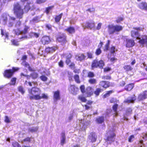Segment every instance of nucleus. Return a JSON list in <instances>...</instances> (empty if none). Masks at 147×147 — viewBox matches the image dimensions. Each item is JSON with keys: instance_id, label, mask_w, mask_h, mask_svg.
Segmentation results:
<instances>
[{"instance_id": "8fccbe9b", "label": "nucleus", "mask_w": 147, "mask_h": 147, "mask_svg": "<svg viewBox=\"0 0 147 147\" xmlns=\"http://www.w3.org/2000/svg\"><path fill=\"white\" fill-rule=\"evenodd\" d=\"M101 52V51L100 49L99 48L96 50L95 53L97 55H100Z\"/></svg>"}, {"instance_id": "774afa93", "label": "nucleus", "mask_w": 147, "mask_h": 147, "mask_svg": "<svg viewBox=\"0 0 147 147\" xmlns=\"http://www.w3.org/2000/svg\"><path fill=\"white\" fill-rule=\"evenodd\" d=\"M131 111L132 110L131 109L129 108L127 109L126 112L128 114H130L131 113Z\"/></svg>"}, {"instance_id": "6e6d98bb", "label": "nucleus", "mask_w": 147, "mask_h": 147, "mask_svg": "<svg viewBox=\"0 0 147 147\" xmlns=\"http://www.w3.org/2000/svg\"><path fill=\"white\" fill-rule=\"evenodd\" d=\"M115 51V49L114 47H112L110 50V51L112 53H114Z\"/></svg>"}, {"instance_id": "0eeeda50", "label": "nucleus", "mask_w": 147, "mask_h": 147, "mask_svg": "<svg viewBox=\"0 0 147 147\" xmlns=\"http://www.w3.org/2000/svg\"><path fill=\"white\" fill-rule=\"evenodd\" d=\"M19 69V68L18 67H13L12 69L6 70L4 73V76L7 78H10L12 76L15 71L18 70Z\"/></svg>"}, {"instance_id": "de8ad7c7", "label": "nucleus", "mask_w": 147, "mask_h": 147, "mask_svg": "<svg viewBox=\"0 0 147 147\" xmlns=\"http://www.w3.org/2000/svg\"><path fill=\"white\" fill-rule=\"evenodd\" d=\"M80 89L81 92L84 94L85 93V87L84 85H82L80 87Z\"/></svg>"}, {"instance_id": "b1692460", "label": "nucleus", "mask_w": 147, "mask_h": 147, "mask_svg": "<svg viewBox=\"0 0 147 147\" xmlns=\"http://www.w3.org/2000/svg\"><path fill=\"white\" fill-rule=\"evenodd\" d=\"M136 98L135 95H134L131 98H128L125 100V102L129 103H133Z\"/></svg>"}, {"instance_id": "f8f14e48", "label": "nucleus", "mask_w": 147, "mask_h": 147, "mask_svg": "<svg viewBox=\"0 0 147 147\" xmlns=\"http://www.w3.org/2000/svg\"><path fill=\"white\" fill-rule=\"evenodd\" d=\"M21 76H23L26 77L27 79H29L30 77H31L32 79H35L38 77V74L35 72H33L30 74V76L24 74L23 73H22L21 74Z\"/></svg>"}, {"instance_id": "c03bdc74", "label": "nucleus", "mask_w": 147, "mask_h": 147, "mask_svg": "<svg viewBox=\"0 0 147 147\" xmlns=\"http://www.w3.org/2000/svg\"><path fill=\"white\" fill-rule=\"evenodd\" d=\"M12 145L14 147H21L20 145L17 142H13Z\"/></svg>"}, {"instance_id": "c756f323", "label": "nucleus", "mask_w": 147, "mask_h": 147, "mask_svg": "<svg viewBox=\"0 0 147 147\" xmlns=\"http://www.w3.org/2000/svg\"><path fill=\"white\" fill-rule=\"evenodd\" d=\"M96 121L97 123H101L103 122L104 121V118L103 117H99L96 119Z\"/></svg>"}, {"instance_id": "4d7b16f0", "label": "nucleus", "mask_w": 147, "mask_h": 147, "mask_svg": "<svg viewBox=\"0 0 147 147\" xmlns=\"http://www.w3.org/2000/svg\"><path fill=\"white\" fill-rule=\"evenodd\" d=\"M52 8V7H48L46 9V12L47 14H48L49 12Z\"/></svg>"}, {"instance_id": "58836bf2", "label": "nucleus", "mask_w": 147, "mask_h": 147, "mask_svg": "<svg viewBox=\"0 0 147 147\" xmlns=\"http://www.w3.org/2000/svg\"><path fill=\"white\" fill-rule=\"evenodd\" d=\"M101 90H102L101 89L98 88L96 89V90L94 92V93L96 96H98Z\"/></svg>"}, {"instance_id": "ddd939ff", "label": "nucleus", "mask_w": 147, "mask_h": 147, "mask_svg": "<svg viewBox=\"0 0 147 147\" xmlns=\"http://www.w3.org/2000/svg\"><path fill=\"white\" fill-rule=\"evenodd\" d=\"M126 46L127 47H133L135 44L134 40L131 39H127L126 41Z\"/></svg>"}, {"instance_id": "5fc2aeb1", "label": "nucleus", "mask_w": 147, "mask_h": 147, "mask_svg": "<svg viewBox=\"0 0 147 147\" xmlns=\"http://www.w3.org/2000/svg\"><path fill=\"white\" fill-rule=\"evenodd\" d=\"M94 76V73L91 72H89L88 73V76L89 77H92Z\"/></svg>"}, {"instance_id": "4c0bfd02", "label": "nucleus", "mask_w": 147, "mask_h": 147, "mask_svg": "<svg viewBox=\"0 0 147 147\" xmlns=\"http://www.w3.org/2000/svg\"><path fill=\"white\" fill-rule=\"evenodd\" d=\"M30 138L28 137L23 140H22L21 141V143L22 144H23L25 142H30Z\"/></svg>"}, {"instance_id": "f03ea898", "label": "nucleus", "mask_w": 147, "mask_h": 147, "mask_svg": "<svg viewBox=\"0 0 147 147\" xmlns=\"http://www.w3.org/2000/svg\"><path fill=\"white\" fill-rule=\"evenodd\" d=\"M2 19L4 24H7L8 27H11L13 25L15 18L13 17L9 16L7 14H3L2 16Z\"/></svg>"}, {"instance_id": "6ab92c4d", "label": "nucleus", "mask_w": 147, "mask_h": 147, "mask_svg": "<svg viewBox=\"0 0 147 147\" xmlns=\"http://www.w3.org/2000/svg\"><path fill=\"white\" fill-rule=\"evenodd\" d=\"M138 7L142 9L146 10L147 9V4L145 2H142L139 4Z\"/></svg>"}, {"instance_id": "6e6552de", "label": "nucleus", "mask_w": 147, "mask_h": 147, "mask_svg": "<svg viewBox=\"0 0 147 147\" xmlns=\"http://www.w3.org/2000/svg\"><path fill=\"white\" fill-rule=\"evenodd\" d=\"M108 136L107 138V143H111L113 142L115 140V135L113 131H110L107 133Z\"/></svg>"}, {"instance_id": "2f4dec72", "label": "nucleus", "mask_w": 147, "mask_h": 147, "mask_svg": "<svg viewBox=\"0 0 147 147\" xmlns=\"http://www.w3.org/2000/svg\"><path fill=\"white\" fill-rule=\"evenodd\" d=\"M62 16V13H61L58 16H57L55 18V20L56 22H58L60 20Z\"/></svg>"}, {"instance_id": "dca6fc26", "label": "nucleus", "mask_w": 147, "mask_h": 147, "mask_svg": "<svg viewBox=\"0 0 147 147\" xmlns=\"http://www.w3.org/2000/svg\"><path fill=\"white\" fill-rule=\"evenodd\" d=\"M53 98L55 101L60 99V92L59 90H57L54 92Z\"/></svg>"}, {"instance_id": "79ce46f5", "label": "nucleus", "mask_w": 147, "mask_h": 147, "mask_svg": "<svg viewBox=\"0 0 147 147\" xmlns=\"http://www.w3.org/2000/svg\"><path fill=\"white\" fill-rule=\"evenodd\" d=\"M78 99L84 102H86V99L84 97L81 95L79 96Z\"/></svg>"}, {"instance_id": "13d9d810", "label": "nucleus", "mask_w": 147, "mask_h": 147, "mask_svg": "<svg viewBox=\"0 0 147 147\" xmlns=\"http://www.w3.org/2000/svg\"><path fill=\"white\" fill-rule=\"evenodd\" d=\"M58 64L60 67H63V62L62 61H60L59 62Z\"/></svg>"}, {"instance_id": "0e129e2a", "label": "nucleus", "mask_w": 147, "mask_h": 147, "mask_svg": "<svg viewBox=\"0 0 147 147\" xmlns=\"http://www.w3.org/2000/svg\"><path fill=\"white\" fill-rule=\"evenodd\" d=\"M70 62V59L68 58H66V63L67 65H68L69 63Z\"/></svg>"}, {"instance_id": "37998d69", "label": "nucleus", "mask_w": 147, "mask_h": 147, "mask_svg": "<svg viewBox=\"0 0 147 147\" xmlns=\"http://www.w3.org/2000/svg\"><path fill=\"white\" fill-rule=\"evenodd\" d=\"M27 83H28V84H29V85L31 86H32V84H34V86L37 85V83L36 82H33L31 83L30 82H27V81H26L25 83L26 84H27Z\"/></svg>"}, {"instance_id": "4be33fe9", "label": "nucleus", "mask_w": 147, "mask_h": 147, "mask_svg": "<svg viewBox=\"0 0 147 147\" xmlns=\"http://www.w3.org/2000/svg\"><path fill=\"white\" fill-rule=\"evenodd\" d=\"M99 85L105 88H107L109 87V84L108 82L103 81H102L100 82Z\"/></svg>"}, {"instance_id": "f3484780", "label": "nucleus", "mask_w": 147, "mask_h": 147, "mask_svg": "<svg viewBox=\"0 0 147 147\" xmlns=\"http://www.w3.org/2000/svg\"><path fill=\"white\" fill-rule=\"evenodd\" d=\"M88 138L91 142H93L96 141L97 137L95 133H91L89 136Z\"/></svg>"}, {"instance_id": "f257e3e1", "label": "nucleus", "mask_w": 147, "mask_h": 147, "mask_svg": "<svg viewBox=\"0 0 147 147\" xmlns=\"http://www.w3.org/2000/svg\"><path fill=\"white\" fill-rule=\"evenodd\" d=\"M28 92L30 94L29 98L30 100H37L42 98L47 99L48 98V95L46 94L43 93L41 96V91L38 88L34 87L31 89H29Z\"/></svg>"}, {"instance_id": "09e8293b", "label": "nucleus", "mask_w": 147, "mask_h": 147, "mask_svg": "<svg viewBox=\"0 0 147 147\" xmlns=\"http://www.w3.org/2000/svg\"><path fill=\"white\" fill-rule=\"evenodd\" d=\"M18 90L19 92H21L22 94H23L24 93V90L23 87L20 86L18 88Z\"/></svg>"}, {"instance_id": "3c124183", "label": "nucleus", "mask_w": 147, "mask_h": 147, "mask_svg": "<svg viewBox=\"0 0 147 147\" xmlns=\"http://www.w3.org/2000/svg\"><path fill=\"white\" fill-rule=\"evenodd\" d=\"M11 42L12 44L14 45L18 46L19 45L18 42L15 40H11Z\"/></svg>"}, {"instance_id": "a18cd8bd", "label": "nucleus", "mask_w": 147, "mask_h": 147, "mask_svg": "<svg viewBox=\"0 0 147 147\" xmlns=\"http://www.w3.org/2000/svg\"><path fill=\"white\" fill-rule=\"evenodd\" d=\"M138 143L137 147H144V145L143 144V140H141Z\"/></svg>"}, {"instance_id": "052dcab7", "label": "nucleus", "mask_w": 147, "mask_h": 147, "mask_svg": "<svg viewBox=\"0 0 147 147\" xmlns=\"http://www.w3.org/2000/svg\"><path fill=\"white\" fill-rule=\"evenodd\" d=\"M102 79L103 80H109L111 79V77L109 76H103L102 77Z\"/></svg>"}, {"instance_id": "2eb2a0df", "label": "nucleus", "mask_w": 147, "mask_h": 147, "mask_svg": "<svg viewBox=\"0 0 147 147\" xmlns=\"http://www.w3.org/2000/svg\"><path fill=\"white\" fill-rule=\"evenodd\" d=\"M41 41L43 44H47L49 43L51 40L49 37L47 36H44L42 37Z\"/></svg>"}, {"instance_id": "412c9836", "label": "nucleus", "mask_w": 147, "mask_h": 147, "mask_svg": "<svg viewBox=\"0 0 147 147\" xmlns=\"http://www.w3.org/2000/svg\"><path fill=\"white\" fill-rule=\"evenodd\" d=\"M57 47L56 46H53L51 47H48L46 49V51L48 53H52L54 52L57 49Z\"/></svg>"}, {"instance_id": "72a5a7b5", "label": "nucleus", "mask_w": 147, "mask_h": 147, "mask_svg": "<svg viewBox=\"0 0 147 147\" xmlns=\"http://www.w3.org/2000/svg\"><path fill=\"white\" fill-rule=\"evenodd\" d=\"M123 68L126 71H131L133 69V68L129 65H125L124 67Z\"/></svg>"}, {"instance_id": "7c9ffc66", "label": "nucleus", "mask_w": 147, "mask_h": 147, "mask_svg": "<svg viewBox=\"0 0 147 147\" xmlns=\"http://www.w3.org/2000/svg\"><path fill=\"white\" fill-rule=\"evenodd\" d=\"M118 107V105L117 104H115L114 105L113 107V109L115 112L114 114V116H116L117 115V109Z\"/></svg>"}, {"instance_id": "39448f33", "label": "nucleus", "mask_w": 147, "mask_h": 147, "mask_svg": "<svg viewBox=\"0 0 147 147\" xmlns=\"http://www.w3.org/2000/svg\"><path fill=\"white\" fill-rule=\"evenodd\" d=\"M13 10L14 13L18 18H22L23 13V11L18 3H17L15 4Z\"/></svg>"}, {"instance_id": "9d476101", "label": "nucleus", "mask_w": 147, "mask_h": 147, "mask_svg": "<svg viewBox=\"0 0 147 147\" xmlns=\"http://www.w3.org/2000/svg\"><path fill=\"white\" fill-rule=\"evenodd\" d=\"M82 26L84 28H88L91 29L94 26V22L92 21L90 22H86L83 24Z\"/></svg>"}, {"instance_id": "ea45409f", "label": "nucleus", "mask_w": 147, "mask_h": 147, "mask_svg": "<svg viewBox=\"0 0 147 147\" xmlns=\"http://www.w3.org/2000/svg\"><path fill=\"white\" fill-rule=\"evenodd\" d=\"M1 34L2 36H4L6 38L8 39L9 34L8 33L5 32L3 30H1Z\"/></svg>"}, {"instance_id": "473e14b6", "label": "nucleus", "mask_w": 147, "mask_h": 147, "mask_svg": "<svg viewBox=\"0 0 147 147\" xmlns=\"http://www.w3.org/2000/svg\"><path fill=\"white\" fill-rule=\"evenodd\" d=\"M38 129L37 127H32L29 129L28 131L31 132H34L36 131Z\"/></svg>"}, {"instance_id": "680f3d73", "label": "nucleus", "mask_w": 147, "mask_h": 147, "mask_svg": "<svg viewBox=\"0 0 147 147\" xmlns=\"http://www.w3.org/2000/svg\"><path fill=\"white\" fill-rule=\"evenodd\" d=\"M109 43H107V44L105 45V48L104 49V50L105 51H107V50L108 49V48H109Z\"/></svg>"}, {"instance_id": "c85d7f7f", "label": "nucleus", "mask_w": 147, "mask_h": 147, "mask_svg": "<svg viewBox=\"0 0 147 147\" xmlns=\"http://www.w3.org/2000/svg\"><path fill=\"white\" fill-rule=\"evenodd\" d=\"M32 5V4L31 2L29 3L27 2V4L25 6L24 9L26 12L28 11L30 9L31 5Z\"/></svg>"}, {"instance_id": "a211bd4d", "label": "nucleus", "mask_w": 147, "mask_h": 147, "mask_svg": "<svg viewBox=\"0 0 147 147\" xmlns=\"http://www.w3.org/2000/svg\"><path fill=\"white\" fill-rule=\"evenodd\" d=\"M29 28L28 26H25L24 30L23 31H21L19 29L17 30L18 32H17L16 30L15 31V32L16 35H19L20 34H25L26 33Z\"/></svg>"}, {"instance_id": "e2e57ef3", "label": "nucleus", "mask_w": 147, "mask_h": 147, "mask_svg": "<svg viewBox=\"0 0 147 147\" xmlns=\"http://www.w3.org/2000/svg\"><path fill=\"white\" fill-rule=\"evenodd\" d=\"M45 1L46 0H37V2L38 3H41L45 2Z\"/></svg>"}, {"instance_id": "49530a36", "label": "nucleus", "mask_w": 147, "mask_h": 147, "mask_svg": "<svg viewBox=\"0 0 147 147\" xmlns=\"http://www.w3.org/2000/svg\"><path fill=\"white\" fill-rule=\"evenodd\" d=\"M40 79L43 81H46L47 80V78L44 75H42L40 77Z\"/></svg>"}, {"instance_id": "cd10ccee", "label": "nucleus", "mask_w": 147, "mask_h": 147, "mask_svg": "<svg viewBox=\"0 0 147 147\" xmlns=\"http://www.w3.org/2000/svg\"><path fill=\"white\" fill-rule=\"evenodd\" d=\"M66 30L69 33L72 34L75 32V29L73 27H70L66 29Z\"/></svg>"}, {"instance_id": "1a4fd4ad", "label": "nucleus", "mask_w": 147, "mask_h": 147, "mask_svg": "<svg viewBox=\"0 0 147 147\" xmlns=\"http://www.w3.org/2000/svg\"><path fill=\"white\" fill-rule=\"evenodd\" d=\"M84 95L87 97L90 96L93 93V89L91 87H88L86 89Z\"/></svg>"}, {"instance_id": "603ef678", "label": "nucleus", "mask_w": 147, "mask_h": 147, "mask_svg": "<svg viewBox=\"0 0 147 147\" xmlns=\"http://www.w3.org/2000/svg\"><path fill=\"white\" fill-rule=\"evenodd\" d=\"M123 20V18L121 17H119L116 20V23H119L121 21H122Z\"/></svg>"}, {"instance_id": "bb28decb", "label": "nucleus", "mask_w": 147, "mask_h": 147, "mask_svg": "<svg viewBox=\"0 0 147 147\" xmlns=\"http://www.w3.org/2000/svg\"><path fill=\"white\" fill-rule=\"evenodd\" d=\"M134 84H130L125 86V89L127 91L131 90L133 88Z\"/></svg>"}, {"instance_id": "bf43d9fd", "label": "nucleus", "mask_w": 147, "mask_h": 147, "mask_svg": "<svg viewBox=\"0 0 147 147\" xmlns=\"http://www.w3.org/2000/svg\"><path fill=\"white\" fill-rule=\"evenodd\" d=\"M134 136H131L129 138V142H131L132 141L134 140Z\"/></svg>"}, {"instance_id": "9b49d317", "label": "nucleus", "mask_w": 147, "mask_h": 147, "mask_svg": "<svg viewBox=\"0 0 147 147\" xmlns=\"http://www.w3.org/2000/svg\"><path fill=\"white\" fill-rule=\"evenodd\" d=\"M69 91L73 94L76 95L78 90V89L74 85H71L69 88Z\"/></svg>"}, {"instance_id": "a19ab883", "label": "nucleus", "mask_w": 147, "mask_h": 147, "mask_svg": "<svg viewBox=\"0 0 147 147\" xmlns=\"http://www.w3.org/2000/svg\"><path fill=\"white\" fill-rule=\"evenodd\" d=\"M16 80V78H12L11 80V83L8 84L10 85H14L15 84Z\"/></svg>"}, {"instance_id": "423d86ee", "label": "nucleus", "mask_w": 147, "mask_h": 147, "mask_svg": "<svg viewBox=\"0 0 147 147\" xmlns=\"http://www.w3.org/2000/svg\"><path fill=\"white\" fill-rule=\"evenodd\" d=\"M104 65V63L103 61L100 60L98 61L96 60H94L92 64V69L99 67L101 68H102Z\"/></svg>"}, {"instance_id": "5701e85b", "label": "nucleus", "mask_w": 147, "mask_h": 147, "mask_svg": "<svg viewBox=\"0 0 147 147\" xmlns=\"http://www.w3.org/2000/svg\"><path fill=\"white\" fill-rule=\"evenodd\" d=\"M65 134L64 132H62L61 134V144L62 145H63L65 142Z\"/></svg>"}, {"instance_id": "393cba45", "label": "nucleus", "mask_w": 147, "mask_h": 147, "mask_svg": "<svg viewBox=\"0 0 147 147\" xmlns=\"http://www.w3.org/2000/svg\"><path fill=\"white\" fill-rule=\"evenodd\" d=\"M22 65L26 67L30 71H33L34 70L25 61H23L22 63Z\"/></svg>"}, {"instance_id": "a878e982", "label": "nucleus", "mask_w": 147, "mask_h": 147, "mask_svg": "<svg viewBox=\"0 0 147 147\" xmlns=\"http://www.w3.org/2000/svg\"><path fill=\"white\" fill-rule=\"evenodd\" d=\"M85 56L83 54H79L76 56V59L79 61H81L85 58Z\"/></svg>"}, {"instance_id": "4468645a", "label": "nucleus", "mask_w": 147, "mask_h": 147, "mask_svg": "<svg viewBox=\"0 0 147 147\" xmlns=\"http://www.w3.org/2000/svg\"><path fill=\"white\" fill-rule=\"evenodd\" d=\"M147 97V91H145L140 94L138 96V99L139 101L143 100Z\"/></svg>"}, {"instance_id": "f704fd0d", "label": "nucleus", "mask_w": 147, "mask_h": 147, "mask_svg": "<svg viewBox=\"0 0 147 147\" xmlns=\"http://www.w3.org/2000/svg\"><path fill=\"white\" fill-rule=\"evenodd\" d=\"M75 81L78 83H80V81L79 78V76L77 75H75L74 77Z\"/></svg>"}, {"instance_id": "69168bd1", "label": "nucleus", "mask_w": 147, "mask_h": 147, "mask_svg": "<svg viewBox=\"0 0 147 147\" xmlns=\"http://www.w3.org/2000/svg\"><path fill=\"white\" fill-rule=\"evenodd\" d=\"M88 56L89 58H92V54L90 52H88L87 53Z\"/></svg>"}, {"instance_id": "aec40b11", "label": "nucleus", "mask_w": 147, "mask_h": 147, "mask_svg": "<svg viewBox=\"0 0 147 147\" xmlns=\"http://www.w3.org/2000/svg\"><path fill=\"white\" fill-rule=\"evenodd\" d=\"M66 37L64 35H62L57 38V40L59 42H61L64 44L66 42Z\"/></svg>"}, {"instance_id": "c9c22d12", "label": "nucleus", "mask_w": 147, "mask_h": 147, "mask_svg": "<svg viewBox=\"0 0 147 147\" xmlns=\"http://www.w3.org/2000/svg\"><path fill=\"white\" fill-rule=\"evenodd\" d=\"M88 82L91 84H96L97 81L94 79H90L89 80Z\"/></svg>"}, {"instance_id": "e433bc0d", "label": "nucleus", "mask_w": 147, "mask_h": 147, "mask_svg": "<svg viewBox=\"0 0 147 147\" xmlns=\"http://www.w3.org/2000/svg\"><path fill=\"white\" fill-rule=\"evenodd\" d=\"M112 92L113 91L112 90L107 91V93L104 95L103 96V98H106L108 97L110 94H111Z\"/></svg>"}, {"instance_id": "7ed1b4c3", "label": "nucleus", "mask_w": 147, "mask_h": 147, "mask_svg": "<svg viewBox=\"0 0 147 147\" xmlns=\"http://www.w3.org/2000/svg\"><path fill=\"white\" fill-rule=\"evenodd\" d=\"M84 119L79 120V123H80V127L81 129L85 130L90 124L89 120L91 117V115H88L86 117L85 116Z\"/></svg>"}, {"instance_id": "338daca9", "label": "nucleus", "mask_w": 147, "mask_h": 147, "mask_svg": "<svg viewBox=\"0 0 147 147\" xmlns=\"http://www.w3.org/2000/svg\"><path fill=\"white\" fill-rule=\"evenodd\" d=\"M102 26V24L101 23H99L98 25V26L97 27V29L98 30L100 29L101 28Z\"/></svg>"}, {"instance_id": "20e7f679", "label": "nucleus", "mask_w": 147, "mask_h": 147, "mask_svg": "<svg viewBox=\"0 0 147 147\" xmlns=\"http://www.w3.org/2000/svg\"><path fill=\"white\" fill-rule=\"evenodd\" d=\"M122 29V27L120 25L111 24L108 26V31L109 34H113L115 32H119Z\"/></svg>"}, {"instance_id": "864d4df0", "label": "nucleus", "mask_w": 147, "mask_h": 147, "mask_svg": "<svg viewBox=\"0 0 147 147\" xmlns=\"http://www.w3.org/2000/svg\"><path fill=\"white\" fill-rule=\"evenodd\" d=\"M5 121L6 123H9L10 122V119L9 118L8 116H5Z\"/></svg>"}]
</instances>
